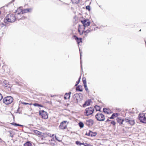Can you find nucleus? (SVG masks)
I'll return each instance as SVG.
<instances>
[{
  "label": "nucleus",
  "mask_w": 146,
  "mask_h": 146,
  "mask_svg": "<svg viewBox=\"0 0 146 146\" xmlns=\"http://www.w3.org/2000/svg\"><path fill=\"white\" fill-rule=\"evenodd\" d=\"M93 124V121L92 119H90L86 121V124L89 127L92 126Z\"/></svg>",
  "instance_id": "obj_19"
},
{
  "label": "nucleus",
  "mask_w": 146,
  "mask_h": 146,
  "mask_svg": "<svg viewBox=\"0 0 146 146\" xmlns=\"http://www.w3.org/2000/svg\"><path fill=\"white\" fill-rule=\"evenodd\" d=\"M71 93L70 92L68 93H66L64 96V99L65 100H67L69 99L70 97V95Z\"/></svg>",
  "instance_id": "obj_25"
},
{
  "label": "nucleus",
  "mask_w": 146,
  "mask_h": 146,
  "mask_svg": "<svg viewBox=\"0 0 146 146\" xmlns=\"http://www.w3.org/2000/svg\"><path fill=\"white\" fill-rule=\"evenodd\" d=\"M16 19L18 20H23L26 18V17L24 16L23 14H19V15H15Z\"/></svg>",
  "instance_id": "obj_17"
},
{
  "label": "nucleus",
  "mask_w": 146,
  "mask_h": 146,
  "mask_svg": "<svg viewBox=\"0 0 146 146\" xmlns=\"http://www.w3.org/2000/svg\"><path fill=\"white\" fill-rule=\"evenodd\" d=\"M22 104L23 105H31L32 104L31 103V104H29L28 103L25 102H23L22 103Z\"/></svg>",
  "instance_id": "obj_36"
},
{
  "label": "nucleus",
  "mask_w": 146,
  "mask_h": 146,
  "mask_svg": "<svg viewBox=\"0 0 146 146\" xmlns=\"http://www.w3.org/2000/svg\"><path fill=\"white\" fill-rule=\"evenodd\" d=\"M94 111V108L90 107L86 108L84 112V114L86 116H88L93 114Z\"/></svg>",
  "instance_id": "obj_5"
},
{
  "label": "nucleus",
  "mask_w": 146,
  "mask_h": 146,
  "mask_svg": "<svg viewBox=\"0 0 146 146\" xmlns=\"http://www.w3.org/2000/svg\"><path fill=\"white\" fill-rule=\"evenodd\" d=\"M88 146H93L92 145H91V144H89V145H88Z\"/></svg>",
  "instance_id": "obj_44"
},
{
  "label": "nucleus",
  "mask_w": 146,
  "mask_h": 146,
  "mask_svg": "<svg viewBox=\"0 0 146 146\" xmlns=\"http://www.w3.org/2000/svg\"><path fill=\"white\" fill-rule=\"evenodd\" d=\"M95 108L96 110L97 111H100L101 108L100 106H95Z\"/></svg>",
  "instance_id": "obj_29"
},
{
  "label": "nucleus",
  "mask_w": 146,
  "mask_h": 146,
  "mask_svg": "<svg viewBox=\"0 0 146 146\" xmlns=\"http://www.w3.org/2000/svg\"><path fill=\"white\" fill-rule=\"evenodd\" d=\"M10 124H11L12 125H13L14 126H22V125H21L17 124V123H14V122L11 123H10Z\"/></svg>",
  "instance_id": "obj_31"
},
{
  "label": "nucleus",
  "mask_w": 146,
  "mask_h": 146,
  "mask_svg": "<svg viewBox=\"0 0 146 146\" xmlns=\"http://www.w3.org/2000/svg\"><path fill=\"white\" fill-rule=\"evenodd\" d=\"M82 25H79V26H83L84 28L89 26L90 24V21L88 19H85L81 21Z\"/></svg>",
  "instance_id": "obj_10"
},
{
  "label": "nucleus",
  "mask_w": 146,
  "mask_h": 146,
  "mask_svg": "<svg viewBox=\"0 0 146 146\" xmlns=\"http://www.w3.org/2000/svg\"><path fill=\"white\" fill-rule=\"evenodd\" d=\"M139 119L140 121L146 123V113H140L139 115Z\"/></svg>",
  "instance_id": "obj_7"
},
{
  "label": "nucleus",
  "mask_w": 146,
  "mask_h": 146,
  "mask_svg": "<svg viewBox=\"0 0 146 146\" xmlns=\"http://www.w3.org/2000/svg\"><path fill=\"white\" fill-rule=\"evenodd\" d=\"M32 10V9L31 8L26 9H22L23 14L30 12Z\"/></svg>",
  "instance_id": "obj_23"
},
{
  "label": "nucleus",
  "mask_w": 146,
  "mask_h": 146,
  "mask_svg": "<svg viewBox=\"0 0 146 146\" xmlns=\"http://www.w3.org/2000/svg\"><path fill=\"white\" fill-rule=\"evenodd\" d=\"M82 98V97H81V98H80V96L78 94H75L74 96H73L74 100L77 103H78V101L81 100Z\"/></svg>",
  "instance_id": "obj_12"
},
{
  "label": "nucleus",
  "mask_w": 146,
  "mask_h": 146,
  "mask_svg": "<svg viewBox=\"0 0 146 146\" xmlns=\"http://www.w3.org/2000/svg\"><path fill=\"white\" fill-rule=\"evenodd\" d=\"M55 138H56V139L57 140V141H58L60 142L61 141V140H59L58 139H57L56 136H55Z\"/></svg>",
  "instance_id": "obj_42"
},
{
  "label": "nucleus",
  "mask_w": 146,
  "mask_h": 146,
  "mask_svg": "<svg viewBox=\"0 0 146 146\" xmlns=\"http://www.w3.org/2000/svg\"><path fill=\"white\" fill-rule=\"evenodd\" d=\"M33 105L35 106H39L41 107H43V106L41 104H39L37 103H35L33 104Z\"/></svg>",
  "instance_id": "obj_30"
},
{
  "label": "nucleus",
  "mask_w": 146,
  "mask_h": 146,
  "mask_svg": "<svg viewBox=\"0 0 146 146\" xmlns=\"http://www.w3.org/2000/svg\"><path fill=\"white\" fill-rule=\"evenodd\" d=\"M84 83V87L85 90H86V91H88V88L87 87L86 84V83Z\"/></svg>",
  "instance_id": "obj_34"
},
{
  "label": "nucleus",
  "mask_w": 146,
  "mask_h": 146,
  "mask_svg": "<svg viewBox=\"0 0 146 146\" xmlns=\"http://www.w3.org/2000/svg\"><path fill=\"white\" fill-rule=\"evenodd\" d=\"M118 113H113L111 115V116L109 118L110 119H114L118 115Z\"/></svg>",
  "instance_id": "obj_26"
},
{
  "label": "nucleus",
  "mask_w": 146,
  "mask_h": 146,
  "mask_svg": "<svg viewBox=\"0 0 146 146\" xmlns=\"http://www.w3.org/2000/svg\"><path fill=\"white\" fill-rule=\"evenodd\" d=\"M13 101V98L11 96H8L5 97L3 99L4 103L6 105H9L11 104Z\"/></svg>",
  "instance_id": "obj_6"
},
{
  "label": "nucleus",
  "mask_w": 146,
  "mask_h": 146,
  "mask_svg": "<svg viewBox=\"0 0 146 146\" xmlns=\"http://www.w3.org/2000/svg\"><path fill=\"white\" fill-rule=\"evenodd\" d=\"M117 123H119L120 125H123V126L126 125L125 119H121L119 118H117L116 119Z\"/></svg>",
  "instance_id": "obj_13"
},
{
  "label": "nucleus",
  "mask_w": 146,
  "mask_h": 146,
  "mask_svg": "<svg viewBox=\"0 0 146 146\" xmlns=\"http://www.w3.org/2000/svg\"><path fill=\"white\" fill-rule=\"evenodd\" d=\"M76 91L80 92H82L83 91L82 86L80 85H79L77 86L76 88Z\"/></svg>",
  "instance_id": "obj_24"
},
{
  "label": "nucleus",
  "mask_w": 146,
  "mask_h": 146,
  "mask_svg": "<svg viewBox=\"0 0 146 146\" xmlns=\"http://www.w3.org/2000/svg\"><path fill=\"white\" fill-rule=\"evenodd\" d=\"M82 145H84V146H88L89 144H88L87 143H82Z\"/></svg>",
  "instance_id": "obj_39"
},
{
  "label": "nucleus",
  "mask_w": 146,
  "mask_h": 146,
  "mask_svg": "<svg viewBox=\"0 0 146 146\" xmlns=\"http://www.w3.org/2000/svg\"><path fill=\"white\" fill-rule=\"evenodd\" d=\"M16 19L15 15L12 13H9L7 15L4 19V22L5 23H13Z\"/></svg>",
  "instance_id": "obj_1"
},
{
  "label": "nucleus",
  "mask_w": 146,
  "mask_h": 146,
  "mask_svg": "<svg viewBox=\"0 0 146 146\" xmlns=\"http://www.w3.org/2000/svg\"><path fill=\"white\" fill-rule=\"evenodd\" d=\"M86 134L89 136L94 137L96 135L97 133L96 132H93L92 131H90L88 134L87 133H86Z\"/></svg>",
  "instance_id": "obj_22"
},
{
  "label": "nucleus",
  "mask_w": 146,
  "mask_h": 146,
  "mask_svg": "<svg viewBox=\"0 0 146 146\" xmlns=\"http://www.w3.org/2000/svg\"><path fill=\"white\" fill-rule=\"evenodd\" d=\"M72 3L73 4H77L79 2L80 0H71Z\"/></svg>",
  "instance_id": "obj_28"
},
{
  "label": "nucleus",
  "mask_w": 146,
  "mask_h": 146,
  "mask_svg": "<svg viewBox=\"0 0 146 146\" xmlns=\"http://www.w3.org/2000/svg\"><path fill=\"white\" fill-rule=\"evenodd\" d=\"M33 132L34 134L39 137L41 140H45L49 139L50 138L46 133H42L36 130H33Z\"/></svg>",
  "instance_id": "obj_2"
},
{
  "label": "nucleus",
  "mask_w": 146,
  "mask_h": 146,
  "mask_svg": "<svg viewBox=\"0 0 146 146\" xmlns=\"http://www.w3.org/2000/svg\"><path fill=\"white\" fill-rule=\"evenodd\" d=\"M79 83V82L77 83V84H76V85H76V86Z\"/></svg>",
  "instance_id": "obj_46"
},
{
  "label": "nucleus",
  "mask_w": 146,
  "mask_h": 146,
  "mask_svg": "<svg viewBox=\"0 0 146 146\" xmlns=\"http://www.w3.org/2000/svg\"><path fill=\"white\" fill-rule=\"evenodd\" d=\"M3 98V96L0 93V101H1Z\"/></svg>",
  "instance_id": "obj_40"
},
{
  "label": "nucleus",
  "mask_w": 146,
  "mask_h": 146,
  "mask_svg": "<svg viewBox=\"0 0 146 146\" xmlns=\"http://www.w3.org/2000/svg\"><path fill=\"white\" fill-rule=\"evenodd\" d=\"M85 28L83 26H78V31L80 35L84 34V36H87L90 32V30L88 29L85 30Z\"/></svg>",
  "instance_id": "obj_3"
},
{
  "label": "nucleus",
  "mask_w": 146,
  "mask_h": 146,
  "mask_svg": "<svg viewBox=\"0 0 146 146\" xmlns=\"http://www.w3.org/2000/svg\"><path fill=\"white\" fill-rule=\"evenodd\" d=\"M69 122L67 121H63L60 123L58 128L61 130H64L68 129L67 126Z\"/></svg>",
  "instance_id": "obj_4"
},
{
  "label": "nucleus",
  "mask_w": 146,
  "mask_h": 146,
  "mask_svg": "<svg viewBox=\"0 0 146 146\" xmlns=\"http://www.w3.org/2000/svg\"><path fill=\"white\" fill-rule=\"evenodd\" d=\"M111 123L114 126H115L116 124L115 122L113 121H111Z\"/></svg>",
  "instance_id": "obj_37"
},
{
  "label": "nucleus",
  "mask_w": 146,
  "mask_h": 146,
  "mask_svg": "<svg viewBox=\"0 0 146 146\" xmlns=\"http://www.w3.org/2000/svg\"><path fill=\"white\" fill-rule=\"evenodd\" d=\"M110 120H109V119H108L106 121V122H108L109 121H110Z\"/></svg>",
  "instance_id": "obj_43"
},
{
  "label": "nucleus",
  "mask_w": 146,
  "mask_h": 146,
  "mask_svg": "<svg viewBox=\"0 0 146 146\" xmlns=\"http://www.w3.org/2000/svg\"><path fill=\"white\" fill-rule=\"evenodd\" d=\"M23 14L22 9V7H20L18 8L16 11L15 15H19V14Z\"/></svg>",
  "instance_id": "obj_18"
},
{
  "label": "nucleus",
  "mask_w": 146,
  "mask_h": 146,
  "mask_svg": "<svg viewBox=\"0 0 146 146\" xmlns=\"http://www.w3.org/2000/svg\"><path fill=\"white\" fill-rule=\"evenodd\" d=\"M86 9L88 10L89 11L90 10V6L89 5H88L86 7Z\"/></svg>",
  "instance_id": "obj_35"
},
{
  "label": "nucleus",
  "mask_w": 146,
  "mask_h": 146,
  "mask_svg": "<svg viewBox=\"0 0 146 146\" xmlns=\"http://www.w3.org/2000/svg\"><path fill=\"white\" fill-rule=\"evenodd\" d=\"M91 103V100H89L85 102L84 104L83 105V107H84L86 106H88L90 105V103Z\"/></svg>",
  "instance_id": "obj_21"
},
{
  "label": "nucleus",
  "mask_w": 146,
  "mask_h": 146,
  "mask_svg": "<svg viewBox=\"0 0 146 146\" xmlns=\"http://www.w3.org/2000/svg\"><path fill=\"white\" fill-rule=\"evenodd\" d=\"M48 139L49 140V144H50L52 146H55L56 145V142L54 140V138L50 137Z\"/></svg>",
  "instance_id": "obj_14"
},
{
  "label": "nucleus",
  "mask_w": 146,
  "mask_h": 146,
  "mask_svg": "<svg viewBox=\"0 0 146 146\" xmlns=\"http://www.w3.org/2000/svg\"><path fill=\"white\" fill-rule=\"evenodd\" d=\"M73 37L74 39L76 41L78 44L79 45L80 43L82 42V38H79L76 35H73Z\"/></svg>",
  "instance_id": "obj_16"
},
{
  "label": "nucleus",
  "mask_w": 146,
  "mask_h": 146,
  "mask_svg": "<svg viewBox=\"0 0 146 146\" xmlns=\"http://www.w3.org/2000/svg\"><path fill=\"white\" fill-rule=\"evenodd\" d=\"M80 77H79V78H78V81H77L76 82H80Z\"/></svg>",
  "instance_id": "obj_41"
},
{
  "label": "nucleus",
  "mask_w": 146,
  "mask_h": 146,
  "mask_svg": "<svg viewBox=\"0 0 146 146\" xmlns=\"http://www.w3.org/2000/svg\"><path fill=\"white\" fill-rule=\"evenodd\" d=\"M54 95H53V96H52V95H51V97H54Z\"/></svg>",
  "instance_id": "obj_45"
},
{
  "label": "nucleus",
  "mask_w": 146,
  "mask_h": 146,
  "mask_svg": "<svg viewBox=\"0 0 146 146\" xmlns=\"http://www.w3.org/2000/svg\"><path fill=\"white\" fill-rule=\"evenodd\" d=\"M24 146H32V144L30 141H27L24 144Z\"/></svg>",
  "instance_id": "obj_27"
},
{
  "label": "nucleus",
  "mask_w": 146,
  "mask_h": 146,
  "mask_svg": "<svg viewBox=\"0 0 146 146\" xmlns=\"http://www.w3.org/2000/svg\"><path fill=\"white\" fill-rule=\"evenodd\" d=\"M9 83H3V86L5 89H7L8 90H11L12 87V85L9 84Z\"/></svg>",
  "instance_id": "obj_11"
},
{
  "label": "nucleus",
  "mask_w": 146,
  "mask_h": 146,
  "mask_svg": "<svg viewBox=\"0 0 146 146\" xmlns=\"http://www.w3.org/2000/svg\"><path fill=\"white\" fill-rule=\"evenodd\" d=\"M125 120L126 125V124H130L131 125H133L135 123V122L133 120H129L128 119L125 118Z\"/></svg>",
  "instance_id": "obj_15"
},
{
  "label": "nucleus",
  "mask_w": 146,
  "mask_h": 146,
  "mask_svg": "<svg viewBox=\"0 0 146 146\" xmlns=\"http://www.w3.org/2000/svg\"><path fill=\"white\" fill-rule=\"evenodd\" d=\"M103 111L106 113L107 114H110L112 113L111 111L109 108H106L103 109Z\"/></svg>",
  "instance_id": "obj_20"
},
{
  "label": "nucleus",
  "mask_w": 146,
  "mask_h": 146,
  "mask_svg": "<svg viewBox=\"0 0 146 146\" xmlns=\"http://www.w3.org/2000/svg\"><path fill=\"white\" fill-rule=\"evenodd\" d=\"M76 143L78 145H82V143H81L79 141H76Z\"/></svg>",
  "instance_id": "obj_33"
},
{
  "label": "nucleus",
  "mask_w": 146,
  "mask_h": 146,
  "mask_svg": "<svg viewBox=\"0 0 146 146\" xmlns=\"http://www.w3.org/2000/svg\"><path fill=\"white\" fill-rule=\"evenodd\" d=\"M79 125L81 128L83 127L84 126V124L82 122H80L79 123Z\"/></svg>",
  "instance_id": "obj_32"
},
{
  "label": "nucleus",
  "mask_w": 146,
  "mask_h": 146,
  "mask_svg": "<svg viewBox=\"0 0 146 146\" xmlns=\"http://www.w3.org/2000/svg\"><path fill=\"white\" fill-rule=\"evenodd\" d=\"M39 115L42 119H46L48 118L47 113L43 110L39 111Z\"/></svg>",
  "instance_id": "obj_8"
},
{
  "label": "nucleus",
  "mask_w": 146,
  "mask_h": 146,
  "mask_svg": "<svg viewBox=\"0 0 146 146\" xmlns=\"http://www.w3.org/2000/svg\"><path fill=\"white\" fill-rule=\"evenodd\" d=\"M97 119L99 121H103L105 119V117L104 115L100 113H97L95 115Z\"/></svg>",
  "instance_id": "obj_9"
},
{
  "label": "nucleus",
  "mask_w": 146,
  "mask_h": 146,
  "mask_svg": "<svg viewBox=\"0 0 146 146\" xmlns=\"http://www.w3.org/2000/svg\"><path fill=\"white\" fill-rule=\"evenodd\" d=\"M82 81L83 82H86V79L85 77H83L82 78Z\"/></svg>",
  "instance_id": "obj_38"
}]
</instances>
